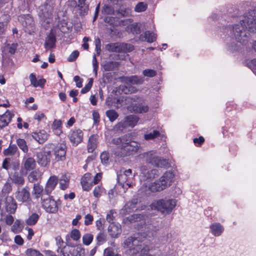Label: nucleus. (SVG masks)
Instances as JSON below:
<instances>
[{
    "label": "nucleus",
    "mask_w": 256,
    "mask_h": 256,
    "mask_svg": "<svg viewBox=\"0 0 256 256\" xmlns=\"http://www.w3.org/2000/svg\"><path fill=\"white\" fill-rule=\"evenodd\" d=\"M13 116V114L8 111H6L4 114L0 116V128L6 126Z\"/></svg>",
    "instance_id": "nucleus-23"
},
{
    "label": "nucleus",
    "mask_w": 256,
    "mask_h": 256,
    "mask_svg": "<svg viewBox=\"0 0 256 256\" xmlns=\"http://www.w3.org/2000/svg\"><path fill=\"white\" fill-rule=\"evenodd\" d=\"M69 184V179L66 176H62L60 180V189L64 190L68 188Z\"/></svg>",
    "instance_id": "nucleus-38"
},
{
    "label": "nucleus",
    "mask_w": 256,
    "mask_h": 256,
    "mask_svg": "<svg viewBox=\"0 0 256 256\" xmlns=\"http://www.w3.org/2000/svg\"><path fill=\"white\" fill-rule=\"evenodd\" d=\"M79 56V52L77 50H74L68 58V60L70 62L74 61Z\"/></svg>",
    "instance_id": "nucleus-55"
},
{
    "label": "nucleus",
    "mask_w": 256,
    "mask_h": 256,
    "mask_svg": "<svg viewBox=\"0 0 256 256\" xmlns=\"http://www.w3.org/2000/svg\"><path fill=\"white\" fill-rule=\"evenodd\" d=\"M80 232L79 230L74 228L70 232L69 238H71L77 242L80 240Z\"/></svg>",
    "instance_id": "nucleus-41"
},
{
    "label": "nucleus",
    "mask_w": 256,
    "mask_h": 256,
    "mask_svg": "<svg viewBox=\"0 0 256 256\" xmlns=\"http://www.w3.org/2000/svg\"><path fill=\"white\" fill-rule=\"evenodd\" d=\"M58 253H60L61 256H82L80 253L77 252L75 254L72 250L70 249L69 247L64 246Z\"/></svg>",
    "instance_id": "nucleus-25"
},
{
    "label": "nucleus",
    "mask_w": 256,
    "mask_h": 256,
    "mask_svg": "<svg viewBox=\"0 0 256 256\" xmlns=\"http://www.w3.org/2000/svg\"><path fill=\"white\" fill-rule=\"evenodd\" d=\"M210 232L214 236H220L224 231V226L219 222H214L210 226Z\"/></svg>",
    "instance_id": "nucleus-15"
},
{
    "label": "nucleus",
    "mask_w": 256,
    "mask_h": 256,
    "mask_svg": "<svg viewBox=\"0 0 256 256\" xmlns=\"http://www.w3.org/2000/svg\"><path fill=\"white\" fill-rule=\"evenodd\" d=\"M66 246L69 247L73 251L76 250L78 253L81 254V256L84 254V249L82 248L80 246L77 245L75 246L72 242L68 236H66Z\"/></svg>",
    "instance_id": "nucleus-27"
},
{
    "label": "nucleus",
    "mask_w": 256,
    "mask_h": 256,
    "mask_svg": "<svg viewBox=\"0 0 256 256\" xmlns=\"http://www.w3.org/2000/svg\"><path fill=\"white\" fill-rule=\"evenodd\" d=\"M115 66V62H106L104 66V68L106 71H110L113 70Z\"/></svg>",
    "instance_id": "nucleus-56"
},
{
    "label": "nucleus",
    "mask_w": 256,
    "mask_h": 256,
    "mask_svg": "<svg viewBox=\"0 0 256 256\" xmlns=\"http://www.w3.org/2000/svg\"><path fill=\"white\" fill-rule=\"evenodd\" d=\"M92 66L94 68L93 71L95 74V76H96L97 75V72L98 69V62L96 60V55H94L92 57Z\"/></svg>",
    "instance_id": "nucleus-60"
},
{
    "label": "nucleus",
    "mask_w": 256,
    "mask_h": 256,
    "mask_svg": "<svg viewBox=\"0 0 256 256\" xmlns=\"http://www.w3.org/2000/svg\"><path fill=\"white\" fill-rule=\"evenodd\" d=\"M160 132L156 130H150L148 131L144 136V139L146 140H154L156 138L162 136Z\"/></svg>",
    "instance_id": "nucleus-22"
},
{
    "label": "nucleus",
    "mask_w": 256,
    "mask_h": 256,
    "mask_svg": "<svg viewBox=\"0 0 256 256\" xmlns=\"http://www.w3.org/2000/svg\"><path fill=\"white\" fill-rule=\"evenodd\" d=\"M104 191V188L102 187L98 186H96L94 190V196L96 198H99L102 195Z\"/></svg>",
    "instance_id": "nucleus-47"
},
{
    "label": "nucleus",
    "mask_w": 256,
    "mask_h": 256,
    "mask_svg": "<svg viewBox=\"0 0 256 256\" xmlns=\"http://www.w3.org/2000/svg\"><path fill=\"white\" fill-rule=\"evenodd\" d=\"M136 204V202H128L124 206L125 209L128 212L134 211L135 208V204Z\"/></svg>",
    "instance_id": "nucleus-53"
},
{
    "label": "nucleus",
    "mask_w": 256,
    "mask_h": 256,
    "mask_svg": "<svg viewBox=\"0 0 256 256\" xmlns=\"http://www.w3.org/2000/svg\"><path fill=\"white\" fill-rule=\"evenodd\" d=\"M48 134L44 130H40L38 132H34L32 138L40 144L44 143L48 138Z\"/></svg>",
    "instance_id": "nucleus-24"
},
{
    "label": "nucleus",
    "mask_w": 256,
    "mask_h": 256,
    "mask_svg": "<svg viewBox=\"0 0 256 256\" xmlns=\"http://www.w3.org/2000/svg\"><path fill=\"white\" fill-rule=\"evenodd\" d=\"M128 80L132 84H140L144 82L142 78H139L136 76H133L128 78Z\"/></svg>",
    "instance_id": "nucleus-37"
},
{
    "label": "nucleus",
    "mask_w": 256,
    "mask_h": 256,
    "mask_svg": "<svg viewBox=\"0 0 256 256\" xmlns=\"http://www.w3.org/2000/svg\"><path fill=\"white\" fill-rule=\"evenodd\" d=\"M12 190L11 184L9 182H6L2 188V191L4 193H9Z\"/></svg>",
    "instance_id": "nucleus-63"
},
{
    "label": "nucleus",
    "mask_w": 256,
    "mask_h": 256,
    "mask_svg": "<svg viewBox=\"0 0 256 256\" xmlns=\"http://www.w3.org/2000/svg\"><path fill=\"white\" fill-rule=\"evenodd\" d=\"M108 232L112 237H118L122 232L120 224L118 223L110 224L108 228Z\"/></svg>",
    "instance_id": "nucleus-18"
},
{
    "label": "nucleus",
    "mask_w": 256,
    "mask_h": 256,
    "mask_svg": "<svg viewBox=\"0 0 256 256\" xmlns=\"http://www.w3.org/2000/svg\"><path fill=\"white\" fill-rule=\"evenodd\" d=\"M175 175L172 170L166 172L160 178L151 182H144L138 192L146 196L160 192L170 186L174 181Z\"/></svg>",
    "instance_id": "nucleus-2"
},
{
    "label": "nucleus",
    "mask_w": 256,
    "mask_h": 256,
    "mask_svg": "<svg viewBox=\"0 0 256 256\" xmlns=\"http://www.w3.org/2000/svg\"><path fill=\"white\" fill-rule=\"evenodd\" d=\"M12 182L18 186H22L24 184V178L22 175L18 172H14L10 178Z\"/></svg>",
    "instance_id": "nucleus-28"
},
{
    "label": "nucleus",
    "mask_w": 256,
    "mask_h": 256,
    "mask_svg": "<svg viewBox=\"0 0 256 256\" xmlns=\"http://www.w3.org/2000/svg\"><path fill=\"white\" fill-rule=\"evenodd\" d=\"M56 42V36L54 34L50 33L46 37L44 44L46 49L52 48L55 46Z\"/></svg>",
    "instance_id": "nucleus-26"
},
{
    "label": "nucleus",
    "mask_w": 256,
    "mask_h": 256,
    "mask_svg": "<svg viewBox=\"0 0 256 256\" xmlns=\"http://www.w3.org/2000/svg\"><path fill=\"white\" fill-rule=\"evenodd\" d=\"M106 48L108 51L113 52H122V43L110 44L106 45Z\"/></svg>",
    "instance_id": "nucleus-33"
},
{
    "label": "nucleus",
    "mask_w": 256,
    "mask_h": 256,
    "mask_svg": "<svg viewBox=\"0 0 256 256\" xmlns=\"http://www.w3.org/2000/svg\"><path fill=\"white\" fill-rule=\"evenodd\" d=\"M14 196L18 202L27 203L30 200V188L28 186L18 187Z\"/></svg>",
    "instance_id": "nucleus-9"
},
{
    "label": "nucleus",
    "mask_w": 256,
    "mask_h": 256,
    "mask_svg": "<svg viewBox=\"0 0 256 256\" xmlns=\"http://www.w3.org/2000/svg\"><path fill=\"white\" fill-rule=\"evenodd\" d=\"M17 46V44L13 43L12 44H8L7 45V48L8 52L10 54H14L15 53Z\"/></svg>",
    "instance_id": "nucleus-59"
},
{
    "label": "nucleus",
    "mask_w": 256,
    "mask_h": 256,
    "mask_svg": "<svg viewBox=\"0 0 256 256\" xmlns=\"http://www.w3.org/2000/svg\"><path fill=\"white\" fill-rule=\"evenodd\" d=\"M116 214V212L114 210H110L107 214L106 215V220L111 224H114V214Z\"/></svg>",
    "instance_id": "nucleus-52"
},
{
    "label": "nucleus",
    "mask_w": 256,
    "mask_h": 256,
    "mask_svg": "<svg viewBox=\"0 0 256 256\" xmlns=\"http://www.w3.org/2000/svg\"><path fill=\"white\" fill-rule=\"evenodd\" d=\"M22 164L25 170L30 171L35 168L36 162L34 158L24 156L22 161Z\"/></svg>",
    "instance_id": "nucleus-16"
},
{
    "label": "nucleus",
    "mask_w": 256,
    "mask_h": 256,
    "mask_svg": "<svg viewBox=\"0 0 256 256\" xmlns=\"http://www.w3.org/2000/svg\"><path fill=\"white\" fill-rule=\"evenodd\" d=\"M156 34L150 31H146L144 34L140 35V39L142 41H146L149 43H152L156 40Z\"/></svg>",
    "instance_id": "nucleus-19"
},
{
    "label": "nucleus",
    "mask_w": 256,
    "mask_h": 256,
    "mask_svg": "<svg viewBox=\"0 0 256 256\" xmlns=\"http://www.w3.org/2000/svg\"><path fill=\"white\" fill-rule=\"evenodd\" d=\"M17 150L18 148L16 145L10 144L8 148L4 150V154L6 156H12L16 154Z\"/></svg>",
    "instance_id": "nucleus-40"
},
{
    "label": "nucleus",
    "mask_w": 256,
    "mask_h": 256,
    "mask_svg": "<svg viewBox=\"0 0 256 256\" xmlns=\"http://www.w3.org/2000/svg\"><path fill=\"white\" fill-rule=\"evenodd\" d=\"M145 161L156 167L164 168L168 165V162L166 159H162L158 156L155 151H150L144 152L142 154Z\"/></svg>",
    "instance_id": "nucleus-6"
},
{
    "label": "nucleus",
    "mask_w": 256,
    "mask_h": 256,
    "mask_svg": "<svg viewBox=\"0 0 256 256\" xmlns=\"http://www.w3.org/2000/svg\"><path fill=\"white\" fill-rule=\"evenodd\" d=\"M80 182L82 189L85 191H89L94 184L92 174L86 173L81 178Z\"/></svg>",
    "instance_id": "nucleus-14"
},
{
    "label": "nucleus",
    "mask_w": 256,
    "mask_h": 256,
    "mask_svg": "<svg viewBox=\"0 0 256 256\" xmlns=\"http://www.w3.org/2000/svg\"><path fill=\"white\" fill-rule=\"evenodd\" d=\"M62 124V123L61 120H55L52 126V128L54 130H57L60 131V133H61L60 128Z\"/></svg>",
    "instance_id": "nucleus-58"
},
{
    "label": "nucleus",
    "mask_w": 256,
    "mask_h": 256,
    "mask_svg": "<svg viewBox=\"0 0 256 256\" xmlns=\"http://www.w3.org/2000/svg\"><path fill=\"white\" fill-rule=\"evenodd\" d=\"M126 30L133 34H138L140 32V28L138 24H132L126 27Z\"/></svg>",
    "instance_id": "nucleus-32"
},
{
    "label": "nucleus",
    "mask_w": 256,
    "mask_h": 256,
    "mask_svg": "<svg viewBox=\"0 0 256 256\" xmlns=\"http://www.w3.org/2000/svg\"><path fill=\"white\" fill-rule=\"evenodd\" d=\"M139 118L135 115H130L124 119V120L116 126V128L119 130H123L128 126L134 128L138 123Z\"/></svg>",
    "instance_id": "nucleus-7"
},
{
    "label": "nucleus",
    "mask_w": 256,
    "mask_h": 256,
    "mask_svg": "<svg viewBox=\"0 0 256 256\" xmlns=\"http://www.w3.org/2000/svg\"><path fill=\"white\" fill-rule=\"evenodd\" d=\"M16 144L19 148L24 153H27L28 151V148L26 142L24 139L18 138L16 140Z\"/></svg>",
    "instance_id": "nucleus-35"
},
{
    "label": "nucleus",
    "mask_w": 256,
    "mask_h": 256,
    "mask_svg": "<svg viewBox=\"0 0 256 256\" xmlns=\"http://www.w3.org/2000/svg\"><path fill=\"white\" fill-rule=\"evenodd\" d=\"M256 12L250 10L240 19L238 24H232L226 28V34L233 37L242 44H246L250 38L249 32H256Z\"/></svg>",
    "instance_id": "nucleus-1"
},
{
    "label": "nucleus",
    "mask_w": 256,
    "mask_h": 256,
    "mask_svg": "<svg viewBox=\"0 0 256 256\" xmlns=\"http://www.w3.org/2000/svg\"><path fill=\"white\" fill-rule=\"evenodd\" d=\"M92 83H93L92 79V78L90 79V80H89L88 82V84L84 88H83L82 89L81 92L82 94H85V93L87 92L88 91H89L92 86Z\"/></svg>",
    "instance_id": "nucleus-57"
},
{
    "label": "nucleus",
    "mask_w": 256,
    "mask_h": 256,
    "mask_svg": "<svg viewBox=\"0 0 256 256\" xmlns=\"http://www.w3.org/2000/svg\"><path fill=\"white\" fill-rule=\"evenodd\" d=\"M142 74L145 76L150 78L156 76V74L155 70L151 69H146L144 70L142 72Z\"/></svg>",
    "instance_id": "nucleus-54"
},
{
    "label": "nucleus",
    "mask_w": 256,
    "mask_h": 256,
    "mask_svg": "<svg viewBox=\"0 0 256 256\" xmlns=\"http://www.w3.org/2000/svg\"><path fill=\"white\" fill-rule=\"evenodd\" d=\"M22 230L20 221L16 220L12 227V230L14 233L20 232Z\"/></svg>",
    "instance_id": "nucleus-45"
},
{
    "label": "nucleus",
    "mask_w": 256,
    "mask_h": 256,
    "mask_svg": "<svg viewBox=\"0 0 256 256\" xmlns=\"http://www.w3.org/2000/svg\"><path fill=\"white\" fill-rule=\"evenodd\" d=\"M6 206L7 211L10 213H14L17 208L16 203L11 196L6 198Z\"/></svg>",
    "instance_id": "nucleus-20"
},
{
    "label": "nucleus",
    "mask_w": 256,
    "mask_h": 256,
    "mask_svg": "<svg viewBox=\"0 0 256 256\" xmlns=\"http://www.w3.org/2000/svg\"><path fill=\"white\" fill-rule=\"evenodd\" d=\"M114 10L110 6H104L102 9V14H114Z\"/></svg>",
    "instance_id": "nucleus-49"
},
{
    "label": "nucleus",
    "mask_w": 256,
    "mask_h": 256,
    "mask_svg": "<svg viewBox=\"0 0 256 256\" xmlns=\"http://www.w3.org/2000/svg\"><path fill=\"white\" fill-rule=\"evenodd\" d=\"M118 184L124 189H128L134 184V174L131 169H122L117 174Z\"/></svg>",
    "instance_id": "nucleus-5"
},
{
    "label": "nucleus",
    "mask_w": 256,
    "mask_h": 256,
    "mask_svg": "<svg viewBox=\"0 0 256 256\" xmlns=\"http://www.w3.org/2000/svg\"><path fill=\"white\" fill-rule=\"evenodd\" d=\"M176 205V200L172 198H162L154 201L151 204L152 210H156L162 214H170Z\"/></svg>",
    "instance_id": "nucleus-4"
},
{
    "label": "nucleus",
    "mask_w": 256,
    "mask_h": 256,
    "mask_svg": "<svg viewBox=\"0 0 256 256\" xmlns=\"http://www.w3.org/2000/svg\"><path fill=\"white\" fill-rule=\"evenodd\" d=\"M43 208L48 213L56 212L58 208V202L52 198V197L44 199L42 202Z\"/></svg>",
    "instance_id": "nucleus-8"
},
{
    "label": "nucleus",
    "mask_w": 256,
    "mask_h": 256,
    "mask_svg": "<svg viewBox=\"0 0 256 256\" xmlns=\"http://www.w3.org/2000/svg\"><path fill=\"white\" fill-rule=\"evenodd\" d=\"M106 114L110 122L114 121L118 116V114L113 110H107Z\"/></svg>",
    "instance_id": "nucleus-42"
},
{
    "label": "nucleus",
    "mask_w": 256,
    "mask_h": 256,
    "mask_svg": "<svg viewBox=\"0 0 256 256\" xmlns=\"http://www.w3.org/2000/svg\"><path fill=\"white\" fill-rule=\"evenodd\" d=\"M29 78L30 82V84L34 88L40 87L43 88L46 82V80L44 78L38 80L36 75L33 73L30 74Z\"/></svg>",
    "instance_id": "nucleus-21"
},
{
    "label": "nucleus",
    "mask_w": 256,
    "mask_h": 256,
    "mask_svg": "<svg viewBox=\"0 0 256 256\" xmlns=\"http://www.w3.org/2000/svg\"><path fill=\"white\" fill-rule=\"evenodd\" d=\"M39 218L38 214L33 213L26 220V224L28 226H34L37 222Z\"/></svg>",
    "instance_id": "nucleus-34"
},
{
    "label": "nucleus",
    "mask_w": 256,
    "mask_h": 256,
    "mask_svg": "<svg viewBox=\"0 0 256 256\" xmlns=\"http://www.w3.org/2000/svg\"><path fill=\"white\" fill-rule=\"evenodd\" d=\"M93 240V236L90 234H86L82 236V242L84 245H90Z\"/></svg>",
    "instance_id": "nucleus-44"
},
{
    "label": "nucleus",
    "mask_w": 256,
    "mask_h": 256,
    "mask_svg": "<svg viewBox=\"0 0 256 256\" xmlns=\"http://www.w3.org/2000/svg\"><path fill=\"white\" fill-rule=\"evenodd\" d=\"M148 8V4L144 2H138L134 7V11L136 12H144Z\"/></svg>",
    "instance_id": "nucleus-39"
},
{
    "label": "nucleus",
    "mask_w": 256,
    "mask_h": 256,
    "mask_svg": "<svg viewBox=\"0 0 256 256\" xmlns=\"http://www.w3.org/2000/svg\"><path fill=\"white\" fill-rule=\"evenodd\" d=\"M43 187L39 184H34L32 194L36 196V198H39L43 192Z\"/></svg>",
    "instance_id": "nucleus-36"
},
{
    "label": "nucleus",
    "mask_w": 256,
    "mask_h": 256,
    "mask_svg": "<svg viewBox=\"0 0 256 256\" xmlns=\"http://www.w3.org/2000/svg\"><path fill=\"white\" fill-rule=\"evenodd\" d=\"M51 153L50 151H42L36 154V159L38 164L42 166H46L50 162Z\"/></svg>",
    "instance_id": "nucleus-12"
},
{
    "label": "nucleus",
    "mask_w": 256,
    "mask_h": 256,
    "mask_svg": "<svg viewBox=\"0 0 256 256\" xmlns=\"http://www.w3.org/2000/svg\"><path fill=\"white\" fill-rule=\"evenodd\" d=\"M141 176L144 180H152L158 176V170L148 168L146 165H142L140 168Z\"/></svg>",
    "instance_id": "nucleus-10"
},
{
    "label": "nucleus",
    "mask_w": 256,
    "mask_h": 256,
    "mask_svg": "<svg viewBox=\"0 0 256 256\" xmlns=\"http://www.w3.org/2000/svg\"><path fill=\"white\" fill-rule=\"evenodd\" d=\"M68 137L70 142L76 146L82 142L83 132L80 129L74 128L70 132Z\"/></svg>",
    "instance_id": "nucleus-11"
},
{
    "label": "nucleus",
    "mask_w": 256,
    "mask_h": 256,
    "mask_svg": "<svg viewBox=\"0 0 256 256\" xmlns=\"http://www.w3.org/2000/svg\"><path fill=\"white\" fill-rule=\"evenodd\" d=\"M112 143L118 146L115 154L120 156H126L135 154L140 147V144L130 140V136L126 134L122 137L114 138Z\"/></svg>",
    "instance_id": "nucleus-3"
},
{
    "label": "nucleus",
    "mask_w": 256,
    "mask_h": 256,
    "mask_svg": "<svg viewBox=\"0 0 256 256\" xmlns=\"http://www.w3.org/2000/svg\"><path fill=\"white\" fill-rule=\"evenodd\" d=\"M134 50V47L133 46L125 44L122 43V52H132Z\"/></svg>",
    "instance_id": "nucleus-50"
},
{
    "label": "nucleus",
    "mask_w": 256,
    "mask_h": 256,
    "mask_svg": "<svg viewBox=\"0 0 256 256\" xmlns=\"http://www.w3.org/2000/svg\"><path fill=\"white\" fill-rule=\"evenodd\" d=\"M146 226L148 228L154 232L156 231L159 228L158 224L154 220L148 221Z\"/></svg>",
    "instance_id": "nucleus-43"
},
{
    "label": "nucleus",
    "mask_w": 256,
    "mask_h": 256,
    "mask_svg": "<svg viewBox=\"0 0 256 256\" xmlns=\"http://www.w3.org/2000/svg\"><path fill=\"white\" fill-rule=\"evenodd\" d=\"M54 153L56 160H64L66 158V146L64 144H60L54 147Z\"/></svg>",
    "instance_id": "nucleus-13"
},
{
    "label": "nucleus",
    "mask_w": 256,
    "mask_h": 256,
    "mask_svg": "<svg viewBox=\"0 0 256 256\" xmlns=\"http://www.w3.org/2000/svg\"><path fill=\"white\" fill-rule=\"evenodd\" d=\"M114 252L112 248H108L104 250V256H114Z\"/></svg>",
    "instance_id": "nucleus-64"
},
{
    "label": "nucleus",
    "mask_w": 256,
    "mask_h": 256,
    "mask_svg": "<svg viewBox=\"0 0 256 256\" xmlns=\"http://www.w3.org/2000/svg\"><path fill=\"white\" fill-rule=\"evenodd\" d=\"M26 254L27 256H44L39 251L32 248H28L26 251Z\"/></svg>",
    "instance_id": "nucleus-46"
},
{
    "label": "nucleus",
    "mask_w": 256,
    "mask_h": 256,
    "mask_svg": "<svg viewBox=\"0 0 256 256\" xmlns=\"http://www.w3.org/2000/svg\"><path fill=\"white\" fill-rule=\"evenodd\" d=\"M193 142L196 146H200L204 142V138L202 136H200L198 138H194Z\"/></svg>",
    "instance_id": "nucleus-62"
},
{
    "label": "nucleus",
    "mask_w": 256,
    "mask_h": 256,
    "mask_svg": "<svg viewBox=\"0 0 256 256\" xmlns=\"http://www.w3.org/2000/svg\"><path fill=\"white\" fill-rule=\"evenodd\" d=\"M45 117L44 113L41 112H36L34 116V119L38 120V122L41 121Z\"/></svg>",
    "instance_id": "nucleus-61"
},
{
    "label": "nucleus",
    "mask_w": 256,
    "mask_h": 256,
    "mask_svg": "<svg viewBox=\"0 0 256 256\" xmlns=\"http://www.w3.org/2000/svg\"><path fill=\"white\" fill-rule=\"evenodd\" d=\"M131 110L135 113H145L148 110V107L146 105L136 104L132 106Z\"/></svg>",
    "instance_id": "nucleus-29"
},
{
    "label": "nucleus",
    "mask_w": 256,
    "mask_h": 256,
    "mask_svg": "<svg viewBox=\"0 0 256 256\" xmlns=\"http://www.w3.org/2000/svg\"><path fill=\"white\" fill-rule=\"evenodd\" d=\"M97 145V136H91L88 140V150L89 152H92L96 148Z\"/></svg>",
    "instance_id": "nucleus-30"
},
{
    "label": "nucleus",
    "mask_w": 256,
    "mask_h": 256,
    "mask_svg": "<svg viewBox=\"0 0 256 256\" xmlns=\"http://www.w3.org/2000/svg\"><path fill=\"white\" fill-rule=\"evenodd\" d=\"M78 6L81 11H84V12H86L88 10V6L86 4V0H78Z\"/></svg>",
    "instance_id": "nucleus-51"
},
{
    "label": "nucleus",
    "mask_w": 256,
    "mask_h": 256,
    "mask_svg": "<svg viewBox=\"0 0 256 256\" xmlns=\"http://www.w3.org/2000/svg\"><path fill=\"white\" fill-rule=\"evenodd\" d=\"M56 245L58 246L56 252L60 250L64 245V242L60 236H58L55 238Z\"/></svg>",
    "instance_id": "nucleus-48"
},
{
    "label": "nucleus",
    "mask_w": 256,
    "mask_h": 256,
    "mask_svg": "<svg viewBox=\"0 0 256 256\" xmlns=\"http://www.w3.org/2000/svg\"><path fill=\"white\" fill-rule=\"evenodd\" d=\"M42 176V172L38 170L32 172L28 176V179L30 182H34Z\"/></svg>",
    "instance_id": "nucleus-31"
},
{
    "label": "nucleus",
    "mask_w": 256,
    "mask_h": 256,
    "mask_svg": "<svg viewBox=\"0 0 256 256\" xmlns=\"http://www.w3.org/2000/svg\"><path fill=\"white\" fill-rule=\"evenodd\" d=\"M58 182V178L55 176H52L48 178L44 188L46 194H48L52 192L56 188Z\"/></svg>",
    "instance_id": "nucleus-17"
}]
</instances>
